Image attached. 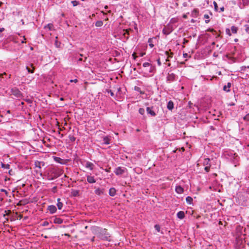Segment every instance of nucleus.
Returning a JSON list of instances; mask_svg holds the SVG:
<instances>
[{"mask_svg": "<svg viewBox=\"0 0 249 249\" xmlns=\"http://www.w3.org/2000/svg\"><path fill=\"white\" fill-rule=\"evenodd\" d=\"M30 66H31L32 67L34 68V67H33V64H30ZM26 70H27V71H28V72H29V73H34V69H33V70H31V69L28 67V66H26ZM33 69H34V68H33Z\"/></svg>", "mask_w": 249, "mask_h": 249, "instance_id": "31", "label": "nucleus"}, {"mask_svg": "<svg viewBox=\"0 0 249 249\" xmlns=\"http://www.w3.org/2000/svg\"><path fill=\"white\" fill-rule=\"evenodd\" d=\"M104 189H100L99 188H97L95 190V193L96 195L100 196L104 194Z\"/></svg>", "mask_w": 249, "mask_h": 249, "instance_id": "19", "label": "nucleus"}, {"mask_svg": "<svg viewBox=\"0 0 249 249\" xmlns=\"http://www.w3.org/2000/svg\"><path fill=\"white\" fill-rule=\"evenodd\" d=\"M153 38H150L148 39V42L149 43V46L151 48H152L154 47V44L152 43L153 42Z\"/></svg>", "mask_w": 249, "mask_h": 249, "instance_id": "29", "label": "nucleus"}, {"mask_svg": "<svg viewBox=\"0 0 249 249\" xmlns=\"http://www.w3.org/2000/svg\"><path fill=\"white\" fill-rule=\"evenodd\" d=\"M204 18H205V19H207L206 20H205V22L206 23H208L210 21V20L209 19V16L208 15H207V14H205L204 15Z\"/></svg>", "mask_w": 249, "mask_h": 249, "instance_id": "35", "label": "nucleus"}, {"mask_svg": "<svg viewBox=\"0 0 249 249\" xmlns=\"http://www.w3.org/2000/svg\"><path fill=\"white\" fill-rule=\"evenodd\" d=\"M49 224V223L47 221H45L44 222H43L42 224V226H48V225Z\"/></svg>", "mask_w": 249, "mask_h": 249, "instance_id": "45", "label": "nucleus"}, {"mask_svg": "<svg viewBox=\"0 0 249 249\" xmlns=\"http://www.w3.org/2000/svg\"><path fill=\"white\" fill-rule=\"evenodd\" d=\"M157 63H158V65H159V66H161V62H160V59H158L157 60Z\"/></svg>", "mask_w": 249, "mask_h": 249, "instance_id": "50", "label": "nucleus"}, {"mask_svg": "<svg viewBox=\"0 0 249 249\" xmlns=\"http://www.w3.org/2000/svg\"><path fill=\"white\" fill-rule=\"evenodd\" d=\"M1 192H5V193H6V191L5 190H4V189H1Z\"/></svg>", "mask_w": 249, "mask_h": 249, "instance_id": "59", "label": "nucleus"}, {"mask_svg": "<svg viewBox=\"0 0 249 249\" xmlns=\"http://www.w3.org/2000/svg\"><path fill=\"white\" fill-rule=\"evenodd\" d=\"M165 54L167 56V58L166 59V61H168L169 60V58L173 57V53H169L168 51H166Z\"/></svg>", "mask_w": 249, "mask_h": 249, "instance_id": "23", "label": "nucleus"}, {"mask_svg": "<svg viewBox=\"0 0 249 249\" xmlns=\"http://www.w3.org/2000/svg\"><path fill=\"white\" fill-rule=\"evenodd\" d=\"M60 200H61V199L59 198H57V206L59 210H61L63 207V203L61 202H60Z\"/></svg>", "mask_w": 249, "mask_h": 249, "instance_id": "22", "label": "nucleus"}, {"mask_svg": "<svg viewBox=\"0 0 249 249\" xmlns=\"http://www.w3.org/2000/svg\"><path fill=\"white\" fill-rule=\"evenodd\" d=\"M58 44H60V43H59L57 41H56L55 42V44L57 47H58Z\"/></svg>", "mask_w": 249, "mask_h": 249, "instance_id": "55", "label": "nucleus"}, {"mask_svg": "<svg viewBox=\"0 0 249 249\" xmlns=\"http://www.w3.org/2000/svg\"><path fill=\"white\" fill-rule=\"evenodd\" d=\"M78 61H82V58H79V59H78Z\"/></svg>", "mask_w": 249, "mask_h": 249, "instance_id": "61", "label": "nucleus"}, {"mask_svg": "<svg viewBox=\"0 0 249 249\" xmlns=\"http://www.w3.org/2000/svg\"><path fill=\"white\" fill-rule=\"evenodd\" d=\"M127 171V169L125 167H118L115 170L114 173L117 176H121Z\"/></svg>", "mask_w": 249, "mask_h": 249, "instance_id": "5", "label": "nucleus"}, {"mask_svg": "<svg viewBox=\"0 0 249 249\" xmlns=\"http://www.w3.org/2000/svg\"><path fill=\"white\" fill-rule=\"evenodd\" d=\"M139 112L141 115H143L144 114V112H145V110L143 108H140L139 109Z\"/></svg>", "mask_w": 249, "mask_h": 249, "instance_id": "37", "label": "nucleus"}, {"mask_svg": "<svg viewBox=\"0 0 249 249\" xmlns=\"http://www.w3.org/2000/svg\"><path fill=\"white\" fill-rule=\"evenodd\" d=\"M97 231H98V236L99 238L103 240L110 241L109 234L107 232V231L105 229L97 228Z\"/></svg>", "mask_w": 249, "mask_h": 249, "instance_id": "2", "label": "nucleus"}, {"mask_svg": "<svg viewBox=\"0 0 249 249\" xmlns=\"http://www.w3.org/2000/svg\"><path fill=\"white\" fill-rule=\"evenodd\" d=\"M47 210H48L51 214L54 213L56 211V207L54 205H49L48 206Z\"/></svg>", "mask_w": 249, "mask_h": 249, "instance_id": "9", "label": "nucleus"}, {"mask_svg": "<svg viewBox=\"0 0 249 249\" xmlns=\"http://www.w3.org/2000/svg\"><path fill=\"white\" fill-rule=\"evenodd\" d=\"M4 30V28H0V33L2 32Z\"/></svg>", "mask_w": 249, "mask_h": 249, "instance_id": "56", "label": "nucleus"}, {"mask_svg": "<svg viewBox=\"0 0 249 249\" xmlns=\"http://www.w3.org/2000/svg\"><path fill=\"white\" fill-rule=\"evenodd\" d=\"M231 83H228L227 85H225L223 87V90L227 92H230L231 90L230 88L231 87Z\"/></svg>", "mask_w": 249, "mask_h": 249, "instance_id": "15", "label": "nucleus"}, {"mask_svg": "<svg viewBox=\"0 0 249 249\" xmlns=\"http://www.w3.org/2000/svg\"><path fill=\"white\" fill-rule=\"evenodd\" d=\"M69 138L70 140L71 141V142H74L76 139L75 137L74 136L71 135L69 136Z\"/></svg>", "mask_w": 249, "mask_h": 249, "instance_id": "33", "label": "nucleus"}, {"mask_svg": "<svg viewBox=\"0 0 249 249\" xmlns=\"http://www.w3.org/2000/svg\"><path fill=\"white\" fill-rule=\"evenodd\" d=\"M244 6L248 5L249 4V0H242Z\"/></svg>", "mask_w": 249, "mask_h": 249, "instance_id": "39", "label": "nucleus"}, {"mask_svg": "<svg viewBox=\"0 0 249 249\" xmlns=\"http://www.w3.org/2000/svg\"><path fill=\"white\" fill-rule=\"evenodd\" d=\"M220 11H224V7L223 6H222V7H221V8H220Z\"/></svg>", "mask_w": 249, "mask_h": 249, "instance_id": "57", "label": "nucleus"}, {"mask_svg": "<svg viewBox=\"0 0 249 249\" xmlns=\"http://www.w3.org/2000/svg\"><path fill=\"white\" fill-rule=\"evenodd\" d=\"M57 189V187L56 186H54L53 187V188H52V191L53 192V193H55L56 190Z\"/></svg>", "mask_w": 249, "mask_h": 249, "instance_id": "49", "label": "nucleus"}, {"mask_svg": "<svg viewBox=\"0 0 249 249\" xmlns=\"http://www.w3.org/2000/svg\"><path fill=\"white\" fill-rule=\"evenodd\" d=\"M87 181L89 183H94L96 181L94 177L90 175L87 176Z\"/></svg>", "mask_w": 249, "mask_h": 249, "instance_id": "12", "label": "nucleus"}, {"mask_svg": "<svg viewBox=\"0 0 249 249\" xmlns=\"http://www.w3.org/2000/svg\"><path fill=\"white\" fill-rule=\"evenodd\" d=\"M245 31L247 33H249V25H245Z\"/></svg>", "mask_w": 249, "mask_h": 249, "instance_id": "44", "label": "nucleus"}, {"mask_svg": "<svg viewBox=\"0 0 249 249\" xmlns=\"http://www.w3.org/2000/svg\"><path fill=\"white\" fill-rule=\"evenodd\" d=\"M116 194V190L115 188L112 187L109 190V195L111 196H114Z\"/></svg>", "mask_w": 249, "mask_h": 249, "instance_id": "16", "label": "nucleus"}, {"mask_svg": "<svg viewBox=\"0 0 249 249\" xmlns=\"http://www.w3.org/2000/svg\"><path fill=\"white\" fill-rule=\"evenodd\" d=\"M2 167L5 168H6V169H9V167H10V165L9 164H4L3 163H2Z\"/></svg>", "mask_w": 249, "mask_h": 249, "instance_id": "43", "label": "nucleus"}, {"mask_svg": "<svg viewBox=\"0 0 249 249\" xmlns=\"http://www.w3.org/2000/svg\"><path fill=\"white\" fill-rule=\"evenodd\" d=\"M35 165L36 167L40 169L41 167L45 165V162L44 161L36 160L35 161Z\"/></svg>", "mask_w": 249, "mask_h": 249, "instance_id": "10", "label": "nucleus"}, {"mask_svg": "<svg viewBox=\"0 0 249 249\" xmlns=\"http://www.w3.org/2000/svg\"><path fill=\"white\" fill-rule=\"evenodd\" d=\"M154 228L157 231L160 232V227L159 225L156 224L154 226Z\"/></svg>", "mask_w": 249, "mask_h": 249, "instance_id": "40", "label": "nucleus"}, {"mask_svg": "<svg viewBox=\"0 0 249 249\" xmlns=\"http://www.w3.org/2000/svg\"><path fill=\"white\" fill-rule=\"evenodd\" d=\"M211 166H205V168H204V170H205V171L207 173H208V172H209L210 171V167H211Z\"/></svg>", "mask_w": 249, "mask_h": 249, "instance_id": "42", "label": "nucleus"}, {"mask_svg": "<svg viewBox=\"0 0 249 249\" xmlns=\"http://www.w3.org/2000/svg\"><path fill=\"white\" fill-rule=\"evenodd\" d=\"M11 94L13 95L17 98H20L22 96L21 91L17 88H13L11 89Z\"/></svg>", "mask_w": 249, "mask_h": 249, "instance_id": "6", "label": "nucleus"}, {"mask_svg": "<svg viewBox=\"0 0 249 249\" xmlns=\"http://www.w3.org/2000/svg\"><path fill=\"white\" fill-rule=\"evenodd\" d=\"M174 30V27L170 23H168L162 30V33L165 35L171 34Z\"/></svg>", "mask_w": 249, "mask_h": 249, "instance_id": "3", "label": "nucleus"}, {"mask_svg": "<svg viewBox=\"0 0 249 249\" xmlns=\"http://www.w3.org/2000/svg\"><path fill=\"white\" fill-rule=\"evenodd\" d=\"M177 75L173 73H168L167 76L166 77V82L168 83H171L177 80Z\"/></svg>", "mask_w": 249, "mask_h": 249, "instance_id": "7", "label": "nucleus"}, {"mask_svg": "<svg viewBox=\"0 0 249 249\" xmlns=\"http://www.w3.org/2000/svg\"><path fill=\"white\" fill-rule=\"evenodd\" d=\"M54 159V160L58 163H59L60 164L64 163V160L61 159L60 158L55 157Z\"/></svg>", "mask_w": 249, "mask_h": 249, "instance_id": "26", "label": "nucleus"}, {"mask_svg": "<svg viewBox=\"0 0 249 249\" xmlns=\"http://www.w3.org/2000/svg\"><path fill=\"white\" fill-rule=\"evenodd\" d=\"M167 107L169 110H172L174 108L173 102L171 101H169L167 105Z\"/></svg>", "mask_w": 249, "mask_h": 249, "instance_id": "18", "label": "nucleus"}, {"mask_svg": "<svg viewBox=\"0 0 249 249\" xmlns=\"http://www.w3.org/2000/svg\"><path fill=\"white\" fill-rule=\"evenodd\" d=\"M238 28L235 26H232L231 27V33L232 34H236L237 33Z\"/></svg>", "mask_w": 249, "mask_h": 249, "instance_id": "27", "label": "nucleus"}, {"mask_svg": "<svg viewBox=\"0 0 249 249\" xmlns=\"http://www.w3.org/2000/svg\"><path fill=\"white\" fill-rule=\"evenodd\" d=\"M210 159L209 158H205L203 161V165L205 166H211V163H210Z\"/></svg>", "mask_w": 249, "mask_h": 249, "instance_id": "21", "label": "nucleus"}, {"mask_svg": "<svg viewBox=\"0 0 249 249\" xmlns=\"http://www.w3.org/2000/svg\"><path fill=\"white\" fill-rule=\"evenodd\" d=\"M183 56H184V57H186V56H187V53H184V54H183Z\"/></svg>", "mask_w": 249, "mask_h": 249, "instance_id": "62", "label": "nucleus"}, {"mask_svg": "<svg viewBox=\"0 0 249 249\" xmlns=\"http://www.w3.org/2000/svg\"><path fill=\"white\" fill-rule=\"evenodd\" d=\"M85 166L87 168H89L90 170H92L94 166V164L89 161H86Z\"/></svg>", "mask_w": 249, "mask_h": 249, "instance_id": "14", "label": "nucleus"}, {"mask_svg": "<svg viewBox=\"0 0 249 249\" xmlns=\"http://www.w3.org/2000/svg\"><path fill=\"white\" fill-rule=\"evenodd\" d=\"M178 22V20L175 18H172L170 20L168 23H170L173 25V24L175 23Z\"/></svg>", "mask_w": 249, "mask_h": 249, "instance_id": "32", "label": "nucleus"}, {"mask_svg": "<svg viewBox=\"0 0 249 249\" xmlns=\"http://www.w3.org/2000/svg\"><path fill=\"white\" fill-rule=\"evenodd\" d=\"M244 120L246 121H249V113L247 114L243 117Z\"/></svg>", "mask_w": 249, "mask_h": 249, "instance_id": "41", "label": "nucleus"}, {"mask_svg": "<svg viewBox=\"0 0 249 249\" xmlns=\"http://www.w3.org/2000/svg\"><path fill=\"white\" fill-rule=\"evenodd\" d=\"M140 89V88H138V87H137V88H136V87H135V89H136V90H138V89Z\"/></svg>", "mask_w": 249, "mask_h": 249, "instance_id": "63", "label": "nucleus"}, {"mask_svg": "<svg viewBox=\"0 0 249 249\" xmlns=\"http://www.w3.org/2000/svg\"><path fill=\"white\" fill-rule=\"evenodd\" d=\"M142 66L145 68V71L146 72H153L154 70V67L148 62H145L143 63Z\"/></svg>", "mask_w": 249, "mask_h": 249, "instance_id": "4", "label": "nucleus"}, {"mask_svg": "<svg viewBox=\"0 0 249 249\" xmlns=\"http://www.w3.org/2000/svg\"><path fill=\"white\" fill-rule=\"evenodd\" d=\"M71 2L72 4V5L73 6H76L78 5L79 4V1H77V0L71 1Z\"/></svg>", "mask_w": 249, "mask_h": 249, "instance_id": "38", "label": "nucleus"}, {"mask_svg": "<svg viewBox=\"0 0 249 249\" xmlns=\"http://www.w3.org/2000/svg\"><path fill=\"white\" fill-rule=\"evenodd\" d=\"M105 171L106 172H110V168H109L108 169H105Z\"/></svg>", "mask_w": 249, "mask_h": 249, "instance_id": "53", "label": "nucleus"}, {"mask_svg": "<svg viewBox=\"0 0 249 249\" xmlns=\"http://www.w3.org/2000/svg\"><path fill=\"white\" fill-rule=\"evenodd\" d=\"M70 82H74V83H76L77 82V80L76 79H75L74 80H70Z\"/></svg>", "mask_w": 249, "mask_h": 249, "instance_id": "52", "label": "nucleus"}, {"mask_svg": "<svg viewBox=\"0 0 249 249\" xmlns=\"http://www.w3.org/2000/svg\"><path fill=\"white\" fill-rule=\"evenodd\" d=\"M108 92H109V93H110V95H111V96H114V93H113V92H112V91H111V90H110L109 91H108Z\"/></svg>", "mask_w": 249, "mask_h": 249, "instance_id": "54", "label": "nucleus"}, {"mask_svg": "<svg viewBox=\"0 0 249 249\" xmlns=\"http://www.w3.org/2000/svg\"><path fill=\"white\" fill-rule=\"evenodd\" d=\"M53 220V222L55 224H61L63 222V220L59 217H57L56 216H53L52 218Z\"/></svg>", "mask_w": 249, "mask_h": 249, "instance_id": "11", "label": "nucleus"}, {"mask_svg": "<svg viewBox=\"0 0 249 249\" xmlns=\"http://www.w3.org/2000/svg\"><path fill=\"white\" fill-rule=\"evenodd\" d=\"M175 191L177 193L181 194L183 193L184 189L181 186L178 185L176 187Z\"/></svg>", "mask_w": 249, "mask_h": 249, "instance_id": "13", "label": "nucleus"}, {"mask_svg": "<svg viewBox=\"0 0 249 249\" xmlns=\"http://www.w3.org/2000/svg\"><path fill=\"white\" fill-rule=\"evenodd\" d=\"M62 174V170L58 168H52L49 169L47 174V179L49 180H53L60 176Z\"/></svg>", "mask_w": 249, "mask_h": 249, "instance_id": "1", "label": "nucleus"}, {"mask_svg": "<svg viewBox=\"0 0 249 249\" xmlns=\"http://www.w3.org/2000/svg\"><path fill=\"white\" fill-rule=\"evenodd\" d=\"M53 27V25L51 23L48 24L47 25H46L44 27L45 28H48L49 29V30H50V31H51L52 30Z\"/></svg>", "mask_w": 249, "mask_h": 249, "instance_id": "30", "label": "nucleus"}, {"mask_svg": "<svg viewBox=\"0 0 249 249\" xmlns=\"http://www.w3.org/2000/svg\"><path fill=\"white\" fill-rule=\"evenodd\" d=\"M198 10L196 9H195L192 11L191 13V15L193 17L196 18L198 15Z\"/></svg>", "mask_w": 249, "mask_h": 249, "instance_id": "20", "label": "nucleus"}, {"mask_svg": "<svg viewBox=\"0 0 249 249\" xmlns=\"http://www.w3.org/2000/svg\"><path fill=\"white\" fill-rule=\"evenodd\" d=\"M146 111L147 114H150L151 116L154 117L156 115V113L153 110V107H147Z\"/></svg>", "mask_w": 249, "mask_h": 249, "instance_id": "8", "label": "nucleus"}, {"mask_svg": "<svg viewBox=\"0 0 249 249\" xmlns=\"http://www.w3.org/2000/svg\"><path fill=\"white\" fill-rule=\"evenodd\" d=\"M207 31L213 33V34H214V33H216V31L213 29L209 28V29H208Z\"/></svg>", "mask_w": 249, "mask_h": 249, "instance_id": "48", "label": "nucleus"}, {"mask_svg": "<svg viewBox=\"0 0 249 249\" xmlns=\"http://www.w3.org/2000/svg\"><path fill=\"white\" fill-rule=\"evenodd\" d=\"M177 217L180 219H182L185 217V213L183 211H179L177 214Z\"/></svg>", "mask_w": 249, "mask_h": 249, "instance_id": "17", "label": "nucleus"}, {"mask_svg": "<svg viewBox=\"0 0 249 249\" xmlns=\"http://www.w3.org/2000/svg\"><path fill=\"white\" fill-rule=\"evenodd\" d=\"M102 25H103V22L101 20L97 21L95 23V25L97 27H100V26H102Z\"/></svg>", "mask_w": 249, "mask_h": 249, "instance_id": "34", "label": "nucleus"}, {"mask_svg": "<svg viewBox=\"0 0 249 249\" xmlns=\"http://www.w3.org/2000/svg\"><path fill=\"white\" fill-rule=\"evenodd\" d=\"M183 18H187V15H183Z\"/></svg>", "mask_w": 249, "mask_h": 249, "instance_id": "58", "label": "nucleus"}, {"mask_svg": "<svg viewBox=\"0 0 249 249\" xmlns=\"http://www.w3.org/2000/svg\"><path fill=\"white\" fill-rule=\"evenodd\" d=\"M226 33L227 35H229V36H231V30L229 28H226L225 30Z\"/></svg>", "mask_w": 249, "mask_h": 249, "instance_id": "36", "label": "nucleus"}, {"mask_svg": "<svg viewBox=\"0 0 249 249\" xmlns=\"http://www.w3.org/2000/svg\"><path fill=\"white\" fill-rule=\"evenodd\" d=\"M188 42V40H187L186 39H184L183 44H185L187 43Z\"/></svg>", "mask_w": 249, "mask_h": 249, "instance_id": "51", "label": "nucleus"}, {"mask_svg": "<svg viewBox=\"0 0 249 249\" xmlns=\"http://www.w3.org/2000/svg\"><path fill=\"white\" fill-rule=\"evenodd\" d=\"M213 5H214V9L216 11H217V8H218V5H217V3L215 2V1H214L213 2Z\"/></svg>", "mask_w": 249, "mask_h": 249, "instance_id": "47", "label": "nucleus"}, {"mask_svg": "<svg viewBox=\"0 0 249 249\" xmlns=\"http://www.w3.org/2000/svg\"><path fill=\"white\" fill-rule=\"evenodd\" d=\"M103 143L105 144H109L110 143V139L108 137L103 138Z\"/></svg>", "mask_w": 249, "mask_h": 249, "instance_id": "25", "label": "nucleus"}, {"mask_svg": "<svg viewBox=\"0 0 249 249\" xmlns=\"http://www.w3.org/2000/svg\"><path fill=\"white\" fill-rule=\"evenodd\" d=\"M6 74V73L5 72H4L3 73H2V74H0V76H2L3 75H5Z\"/></svg>", "mask_w": 249, "mask_h": 249, "instance_id": "60", "label": "nucleus"}, {"mask_svg": "<svg viewBox=\"0 0 249 249\" xmlns=\"http://www.w3.org/2000/svg\"><path fill=\"white\" fill-rule=\"evenodd\" d=\"M71 194L73 196H78L79 195V191L77 190H72Z\"/></svg>", "mask_w": 249, "mask_h": 249, "instance_id": "24", "label": "nucleus"}, {"mask_svg": "<svg viewBox=\"0 0 249 249\" xmlns=\"http://www.w3.org/2000/svg\"><path fill=\"white\" fill-rule=\"evenodd\" d=\"M124 36H126V35H127V36H128V35H129V30H127H127H126L124 31Z\"/></svg>", "mask_w": 249, "mask_h": 249, "instance_id": "46", "label": "nucleus"}, {"mask_svg": "<svg viewBox=\"0 0 249 249\" xmlns=\"http://www.w3.org/2000/svg\"><path fill=\"white\" fill-rule=\"evenodd\" d=\"M238 41V39H237V38H235V39H234V41H235V42H237Z\"/></svg>", "mask_w": 249, "mask_h": 249, "instance_id": "64", "label": "nucleus"}, {"mask_svg": "<svg viewBox=\"0 0 249 249\" xmlns=\"http://www.w3.org/2000/svg\"><path fill=\"white\" fill-rule=\"evenodd\" d=\"M186 201L187 203H188V204H191L193 201V199L192 197L188 196L186 197Z\"/></svg>", "mask_w": 249, "mask_h": 249, "instance_id": "28", "label": "nucleus"}]
</instances>
